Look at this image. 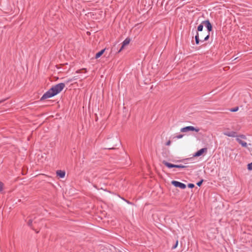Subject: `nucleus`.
<instances>
[{
	"label": "nucleus",
	"instance_id": "obj_1",
	"mask_svg": "<svg viewBox=\"0 0 252 252\" xmlns=\"http://www.w3.org/2000/svg\"><path fill=\"white\" fill-rule=\"evenodd\" d=\"M65 87V84L61 83L53 86L41 97V99H45L54 96L60 93Z\"/></svg>",
	"mask_w": 252,
	"mask_h": 252
},
{
	"label": "nucleus",
	"instance_id": "obj_2",
	"mask_svg": "<svg viewBox=\"0 0 252 252\" xmlns=\"http://www.w3.org/2000/svg\"><path fill=\"white\" fill-rule=\"evenodd\" d=\"M180 131L182 132H187L189 131H195L196 132H198L199 131V129L198 128L194 127L193 126H188L182 128L180 129Z\"/></svg>",
	"mask_w": 252,
	"mask_h": 252
},
{
	"label": "nucleus",
	"instance_id": "obj_3",
	"mask_svg": "<svg viewBox=\"0 0 252 252\" xmlns=\"http://www.w3.org/2000/svg\"><path fill=\"white\" fill-rule=\"evenodd\" d=\"M162 163L169 168H173V167H176V168H184L186 167V166L183 165L173 164L169 163L165 160H163L162 161Z\"/></svg>",
	"mask_w": 252,
	"mask_h": 252
},
{
	"label": "nucleus",
	"instance_id": "obj_4",
	"mask_svg": "<svg viewBox=\"0 0 252 252\" xmlns=\"http://www.w3.org/2000/svg\"><path fill=\"white\" fill-rule=\"evenodd\" d=\"M209 36H210V33L208 32V34L204 37L203 40L200 39H199V34L197 32H196V34L195 36V39L196 44H198L199 43L200 41V42H203L204 41L207 40L209 39Z\"/></svg>",
	"mask_w": 252,
	"mask_h": 252
},
{
	"label": "nucleus",
	"instance_id": "obj_5",
	"mask_svg": "<svg viewBox=\"0 0 252 252\" xmlns=\"http://www.w3.org/2000/svg\"><path fill=\"white\" fill-rule=\"evenodd\" d=\"M171 184L175 187H178L181 189H185L186 188V185L185 184L178 181H172Z\"/></svg>",
	"mask_w": 252,
	"mask_h": 252
},
{
	"label": "nucleus",
	"instance_id": "obj_6",
	"mask_svg": "<svg viewBox=\"0 0 252 252\" xmlns=\"http://www.w3.org/2000/svg\"><path fill=\"white\" fill-rule=\"evenodd\" d=\"M223 134L226 136L231 137H237V133L234 131H225L223 132Z\"/></svg>",
	"mask_w": 252,
	"mask_h": 252
},
{
	"label": "nucleus",
	"instance_id": "obj_7",
	"mask_svg": "<svg viewBox=\"0 0 252 252\" xmlns=\"http://www.w3.org/2000/svg\"><path fill=\"white\" fill-rule=\"evenodd\" d=\"M202 24H204V25L207 28L208 32L210 33L212 30V26L210 21L209 20H205L202 22Z\"/></svg>",
	"mask_w": 252,
	"mask_h": 252
},
{
	"label": "nucleus",
	"instance_id": "obj_8",
	"mask_svg": "<svg viewBox=\"0 0 252 252\" xmlns=\"http://www.w3.org/2000/svg\"><path fill=\"white\" fill-rule=\"evenodd\" d=\"M130 41V40L129 38H126L123 42L122 46L121 48H120V49L119 50L118 52H120L123 50V49L125 47V46L127 45L129 43Z\"/></svg>",
	"mask_w": 252,
	"mask_h": 252
},
{
	"label": "nucleus",
	"instance_id": "obj_9",
	"mask_svg": "<svg viewBox=\"0 0 252 252\" xmlns=\"http://www.w3.org/2000/svg\"><path fill=\"white\" fill-rule=\"evenodd\" d=\"M207 151L206 148H202L198 151L197 152H196L194 155V157H199L201 156L205 152Z\"/></svg>",
	"mask_w": 252,
	"mask_h": 252
},
{
	"label": "nucleus",
	"instance_id": "obj_10",
	"mask_svg": "<svg viewBox=\"0 0 252 252\" xmlns=\"http://www.w3.org/2000/svg\"><path fill=\"white\" fill-rule=\"evenodd\" d=\"M237 141L241 145V146L243 147H246L247 146V143L243 141L241 139L239 138V137L236 138Z\"/></svg>",
	"mask_w": 252,
	"mask_h": 252
},
{
	"label": "nucleus",
	"instance_id": "obj_11",
	"mask_svg": "<svg viewBox=\"0 0 252 252\" xmlns=\"http://www.w3.org/2000/svg\"><path fill=\"white\" fill-rule=\"evenodd\" d=\"M65 172L62 170H58L57 171V174L60 178H63L65 176Z\"/></svg>",
	"mask_w": 252,
	"mask_h": 252
},
{
	"label": "nucleus",
	"instance_id": "obj_12",
	"mask_svg": "<svg viewBox=\"0 0 252 252\" xmlns=\"http://www.w3.org/2000/svg\"><path fill=\"white\" fill-rule=\"evenodd\" d=\"M105 49H102L98 53H97L95 55V58L96 59H97L99 58L104 52Z\"/></svg>",
	"mask_w": 252,
	"mask_h": 252
},
{
	"label": "nucleus",
	"instance_id": "obj_13",
	"mask_svg": "<svg viewBox=\"0 0 252 252\" xmlns=\"http://www.w3.org/2000/svg\"><path fill=\"white\" fill-rule=\"evenodd\" d=\"M204 24H202V23L200 24L198 27H197V31L198 32H201L202 31L203 28Z\"/></svg>",
	"mask_w": 252,
	"mask_h": 252
},
{
	"label": "nucleus",
	"instance_id": "obj_14",
	"mask_svg": "<svg viewBox=\"0 0 252 252\" xmlns=\"http://www.w3.org/2000/svg\"><path fill=\"white\" fill-rule=\"evenodd\" d=\"M184 135L183 134H178L173 137V138H177V139H181L183 137Z\"/></svg>",
	"mask_w": 252,
	"mask_h": 252
},
{
	"label": "nucleus",
	"instance_id": "obj_15",
	"mask_svg": "<svg viewBox=\"0 0 252 252\" xmlns=\"http://www.w3.org/2000/svg\"><path fill=\"white\" fill-rule=\"evenodd\" d=\"M236 137V138L237 137H239L240 139H246V137L244 135H238V136L237 135V137Z\"/></svg>",
	"mask_w": 252,
	"mask_h": 252
},
{
	"label": "nucleus",
	"instance_id": "obj_16",
	"mask_svg": "<svg viewBox=\"0 0 252 252\" xmlns=\"http://www.w3.org/2000/svg\"><path fill=\"white\" fill-rule=\"evenodd\" d=\"M3 184L0 182V192H2V190H3Z\"/></svg>",
	"mask_w": 252,
	"mask_h": 252
},
{
	"label": "nucleus",
	"instance_id": "obj_17",
	"mask_svg": "<svg viewBox=\"0 0 252 252\" xmlns=\"http://www.w3.org/2000/svg\"><path fill=\"white\" fill-rule=\"evenodd\" d=\"M248 169L249 170H252V162L249 163L248 164Z\"/></svg>",
	"mask_w": 252,
	"mask_h": 252
},
{
	"label": "nucleus",
	"instance_id": "obj_18",
	"mask_svg": "<svg viewBox=\"0 0 252 252\" xmlns=\"http://www.w3.org/2000/svg\"><path fill=\"white\" fill-rule=\"evenodd\" d=\"M238 110V107H235V108H232L230 110V111L231 112H236Z\"/></svg>",
	"mask_w": 252,
	"mask_h": 252
},
{
	"label": "nucleus",
	"instance_id": "obj_19",
	"mask_svg": "<svg viewBox=\"0 0 252 252\" xmlns=\"http://www.w3.org/2000/svg\"><path fill=\"white\" fill-rule=\"evenodd\" d=\"M194 187V185L193 184H189L188 185V187L189 188H192Z\"/></svg>",
	"mask_w": 252,
	"mask_h": 252
},
{
	"label": "nucleus",
	"instance_id": "obj_20",
	"mask_svg": "<svg viewBox=\"0 0 252 252\" xmlns=\"http://www.w3.org/2000/svg\"><path fill=\"white\" fill-rule=\"evenodd\" d=\"M203 182V180H201L200 181L198 182L197 183V185L198 186H200L202 184Z\"/></svg>",
	"mask_w": 252,
	"mask_h": 252
},
{
	"label": "nucleus",
	"instance_id": "obj_21",
	"mask_svg": "<svg viewBox=\"0 0 252 252\" xmlns=\"http://www.w3.org/2000/svg\"><path fill=\"white\" fill-rule=\"evenodd\" d=\"M178 241H177L176 242V244H175V245L173 247V249H175L177 246H178Z\"/></svg>",
	"mask_w": 252,
	"mask_h": 252
},
{
	"label": "nucleus",
	"instance_id": "obj_22",
	"mask_svg": "<svg viewBox=\"0 0 252 252\" xmlns=\"http://www.w3.org/2000/svg\"><path fill=\"white\" fill-rule=\"evenodd\" d=\"M171 144V141L170 140L168 141L166 143V145L167 146H169Z\"/></svg>",
	"mask_w": 252,
	"mask_h": 252
},
{
	"label": "nucleus",
	"instance_id": "obj_23",
	"mask_svg": "<svg viewBox=\"0 0 252 252\" xmlns=\"http://www.w3.org/2000/svg\"><path fill=\"white\" fill-rule=\"evenodd\" d=\"M32 223V220H30L29 221V225H31Z\"/></svg>",
	"mask_w": 252,
	"mask_h": 252
},
{
	"label": "nucleus",
	"instance_id": "obj_24",
	"mask_svg": "<svg viewBox=\"0 0 252 252\" xmlns=\"http://www.w3.org/2000/svg\"><path fill=\"white\" fill-rule=\"evenodd\" d=\"M201 37V38H202L203 37V35H202L201 34L199 35V37Z\"/></svg>",
	"mask_w": 252,
	"mask_h": 252
}]
</instances>
